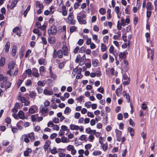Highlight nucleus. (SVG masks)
<instances>
[{
	"label": "nucleus",
	"instance_id": "1",
	"mask_svg": "<svg viewBox=\"0 0 157 157\" xmlns=\"http://www.w3.org/2000/svg\"><path fill=\"white\" fill-rule=\"evenodd\" d=\"M57 32L56 27L54 25H53L51 26V28L48 29V33L49 35L52 34L55 35H56Z\"/></svg>",
	"mask_w": 157,
	"mask_h": 157
},
{
	"label": "nucleus",
	"instance_id": "2",
	"mask_svg": "<svg viewBox=\"0 0 157 157\" xmlns=\"http://www.w3.org/2000/svg\"><path fill=\"white\" fill-rule=\"evenodd\" d=\"M40 112L42 115H44L48 112V109L47 108L44 106L42 105H41L39 109Z\"/></svg>",
	"mask_w": 157,
	"mask_h": 157
},
{
	"label": "nucleus",
	"instance_id": "3",
	"mask_svg": "<svg viewBox=\"0 0 157 157\" xmlns=\"http://www.w3.org/2000/svg\"><path fill=\"white\" fill-rule=\"evenodd\" d=\"M116 133L117 140L119 142L121 141V136L122 135V132L118 129H116L115 130Z\"/></svg>",
	"mask_w": 157,
	"mask_h": 157
},
{
	"label": "nucleus",
	"instance_id": "4",
	"mask_svg": "<svg viewBox=\"0 0 157 157\" xmlns=\"http://www.w3.org/2000/svg\"><path fill=\"white\" fill-rule=\"evenodd\" d=\"M74 17H70V16H68L67 18L68 21H67V22L72 25H75L76 21L74 19Z\"/></svg>",
	"mask_w": 157,
	"mask_h": 157
},
{
	"label": "nucleus",
	"instance_id": "5",
	"mask_svg": "<svg viewBox=\"0 0 157 157\" xmlns=\"http://www.w3.org/2000/svg\"><path fill=\"white\" fill-rule=\"evenodd\" d=\"M77 18L79 23L81 24H86V20H83V18L81 16H78Z\"/></svg>",
	"mask_w": 157,
	"mask_h": 157
},
{
	"label": "nucleus",
	"instance_id": "6",
	"mask_svg": "<svg viewBox=\"0 0 157 157\" xmlns=\"http://www.w3.org/2000/svg\"><path fill=\"white\" fill-rule=\"evenodd\" d=\"M15 62L14 61H10L8 63V68L10 70H13L14 67Z\"/></svg>",
	"mask_w": 157,
	"mask_h": 157
},
{
	"label": "nucleus",
	"instance_id": "7",
	"mask_svg": "<svg viewBox=\"0 0 157 157\" xmlns=\"http://www.w3.org/2000/svg\"><path fill=\"white\" fill-rule=\"evenodd\" d=\"M62 50H63V53L64 56H68V48L66 45H63L62 47Z\"/></svg>",
	"mask_w": 157,
	"mask_h": 157
},
{
	"label": "nucleus",
	"instance_id": "8",
	"mask_svg": "<svg viewBox=\"0 0 157 157\" xmlns=\"http://www.w3.org/2000/svg\"><path fill=\"white\" fill-rule=\"evenodd\" d=\"M33 72L32 75L34 77L37 78L39 76V75L37 69L36 68H34L33 69Z\"/></svg>",
	"mask_w": 157,
	"mask_h": 157
},
{
	"label": "nucleus",
	"instance_id": "9",
	"mask_svg": "<svg viewBox=\"0 0 157 157\" xmlns=\"http://www.w3.org/2000/svg\"><path fill=\"white\" fill-rule=\"evenodd\" d=\"M32 150L31 148H28L24 152V155L25 157H28L29 156V153L32 152Z\"/></svg>",
	"mask_w": 157,
	"mask_h": 157
},
{
	"label": "nucleus",
	"instance_id": "10",
	"mask_svg": "<svg viewBox=\"0 0 157 157\" xmlns=\"http://www.w3.org/2000/svg\"><path fill=\"white\" fill-rule=\"evenodd\" d=\"M70 128L72 130H78L79 129V126L75 124H71L70 125Z\"/></svg>",
	"mask_w": 157,
	"mask_h": 157
},
{
	"label": "nucleus",
	"instance_id": "11",
	"mask_svg": "<svg viewBox=\"0 0 157 157\" xmlns=\"http://www.w3.org/2000/svg\"><path fill=\"white\" fill-rule=\"evenodd\" d=\"M48 42L50 44H53L55 43L56 41V39L55 37H49L48 39Z\"/></svg>",
	"mask_w": 157,
	"mask_h": 157
},
{
	"label": "nucleus",
	"instance_id": "12",
	"mask_svg": "<svg viewBox=\"0 0 157 157\" xmlns=\"http://www.w3.org/2000/svg\"><path fill=\"white\" fill-rule=\"evenodd\" d=\"M29 137L31 141L32 142L33 141L35 140V137L34 134L33 132L27 134Z\"/></svg>",
	"mask_w": 157,
	"mask_h": 157
},
{
	"label": "nucleus",
	"instance_id": "13",
	"mask_svg": "<svg viewBox=\"0 0 157 157\" xmlns=\"http://www.w3.org/2000/svg\"><path fill=\"white\" fill-rule=\"evenodd\" d=\"M10 46V43L9 42H7L5 46V51L6 52H8L9 50Z\"/></svg>",
	"mask_w": 157,
	"mask_h": 157
},
{
	"label": "nucleus",
	"instance_id": "14",
	"mask_svg": "<svg viewBox=\"0 0 157 157\" xmlns=\"http://www.w3.org/2000/svg\"><path fill=\"white\" fill-rule=\"evenodd\" d=\"M44 93L46 95H51L53 94V92L45 89L44 90Z\"/></svg>",
	"mask_w": 157,
	"mask_h": 157
},
{
	"label": "nucleus",
	"instance_id": "15",
	"mask_svg": "<svg viewBox=\"0 0 157 157\" xmlns=\"http://www.w3.org/2000/svg\"><path fill=\"white\" fill-rule=\"evenodd\" d=\"M19 117L20 119H23L25 118V117L24 112L21 110H20L18 113Z\"/></svg>",
	"mask_w": 157,
	"mask_h": 157
},
{
	"label": "nucleus",
	"instance_id": "16",
	"mask_svg": "<svg viewBox=\"0 0 157 157\" xmlns=\"http://www.w3.org/2000/svg\"><path fill=\"white\" fill-rule=\"evenodd\" d=\"M38 63L40 65H45L46 64L47 62L44 59L41 58L39 59Z\"/></svg>",
	"mask_w": 157,
	"mask_h": 157
},
{
	"label": "nucleus",
	"instance_id": "17",
	"mask_svg": "<svg viewBox=\"0 0 157 157\" xmlns=\"http://www.w3.org/2000/svg\"><path fill=\"white\" fill-rule=\"evenodd\" d=\"M51 144V141L49 140H47L45 144L44 148L45 150H47L50 144Z\"/></svg>",
	"mask_w": 157,
	"mask_h": 157
},
{
	"label": "nucleus",
	"instance_id": "18",
	"mask_svg": "<svg viewBox=\"0 0 157 157\" xmlns=\"http://www.w3.org/2000/svg\"><path fill=\"white\" fill-rule=\"evenodd\" d=\"M126 53L125 52H120L119 55V57L122 59H125L126 57Z\"/></svg>",
	"mask_w": 157,
	"mask_h": 157
},
{
	"label": "nucleus",
	"instance_id": "19",
	"mask_svg": "<svg viewBox=\"0 0 157 157\" xmlns=\"http://www.w3.org/2000/svg\"><path fill=\"white\" fill-rule=\"evenodd\" d=\"M17 52V46L16 45L13 46L11 52L13 56H14L16 55Z\"/></svg>",
	"mask_w": 157,
	"mask_h": 157
},
{
	"label": "nucleus",
	"instance_id": "20",
	"mask_svg": "<svg viewBox=\"0 0 157 157\" xmlns=\"http://www.w3.org/2000/svg\"><path fill=\"white\" fill-rule=\"evenodd\" d=\"M57 56L59 58H61L63 56V51L61 50H59L57 52Z\"/></svg>",
	"mask_w": 157,
	"mask_h": 157
},
{
	"label": "nucleus",
	"instance_id": "21",
	"mask_svg": "<svg viewBox=\"0 0 157 157\" xmlns=\"http://www.w3.org/2000/svg\"><path fill=\"white\" fill-rule=\"evenodd\" d=\"M36 6H38L40 9H43L44 6L43 5L41 4L39 1H37L36 2Z\"/></svg>",
	"mask_w": 157,
	"mask_h": 157
},
{
	"label": "nucleus",
	"instance_id": "22",
	"mask_svg": "<svg viewBox=\"0 0 157 157\" xmlns=\"http://www.w3.org/2000/svg\"><path fill=\"white\" fill-rule=\"evenodd\" d=\"M5 63V59L3 57H1L0 59V66L3 67L4 66Z\"/></svg>",
	"mask_w": 157,
	"mask_h": 157
},
{
	"label": "nucleus",
	"instance_id": "23",
	"mask_svg": "<svg viewBox=\"0 0 157 157\" xmlns=\"http://www.w3.org/2000/svg\"><path fill=\"white\" fill-rule=\"evenodd\" d=\"M146 8L147 10H150L152 9V4L151 2H147V6Z\"/></svg>",
	"mask_w": 157,
	"mask_h": 157
},
{
	"label": "nucleus",
	"instance_id": "24",
	"mask_svg": "<svg viewBox=\"0 0 157 157\" xmlns=\"http://www.w3.org/2000/svg\"><path fill=\"white\" fill-rule=\"evenodd\" d=\"M18 99L23 103H25L26 101V98L25 97H22L21 95L19 96Z\"/></svg>",
	"mask_w": 157,
	"mask_h": 157
},
{
	"label": "nucleus",
	"instance_id": "25",
	"mask_svg": "<svg viewBox=\"0 0 157 157\" xmlns=\"http://www.w3.org/2000/svg\"><path fill=\"white\" fill-rule=\"evenodd\" d=\"M128 130L130 132V135L132 136H134V129L130 127L128 128Z\"/></svg>",
	"mask_w": 157,
	"mask_h": 157
},
{
	"label": "nucleus",
	"instance_id": "26",
	"mask_svg": "<svg viewBox=\"0 0 157 157\" xmlns=\"http://www.w3.org/2000/svg\"><path fill=\"white\" fill-rule=\"evenodd\" d=\"M23 137H24V141L26 143H28L29 142V137L27 136V134H24L22 136Z\"/></svg>",
	"mask_w": 157,
	"mask_h": 157
},
{
	"label": "nucleus",
	"instance_id": "27",
	"mask_svg": "<svg viewBox=\"0 0 157 157\" xmlns=\"http://www.w3.org/2000/svg\"><path fill=\"white\" fill-rule=\"evenodd\" d=\"M30 6L29 5L27 7L26 10L24 11L23 14L24 17H25L26 16L27 14L28 11L30 10Z\"/></svg>",
	"mask_w": 157,
	"mask_h": 157
},
{
	"label": "nucleus",
	"instance_id": "28",
	"mask_svg": "<svg viewBox=\"0 0 157 157\" xmlns=\"http://www.w3.org/2000/svg\"><path fill=\"white\" fill-rule=\"evenodd\" d=\"M77 27L75 26H71L70 29V31L71 33H72L74 32L77 30Z\"/></svg>",
	"mask_w": 157,
	"mask_h": 157
},
{
	"label": "nucleus",
	"instance_id": "29",
	"mask_svg": "<svg viewBox=\"0 0 157 157\" xmlns=\"http://www.w3.org/2000/svg\"><path fill=\"white\" fill-rule=\"evenodd\" d=\"M98 60L97 59L92 60V64L94 67H96L98 66Z\"/></svg>",
	"mask_w": 157,
	"mask_h": 157
},
{
	"label": "nucleus",
	"instance_id": "30",
	"mask_svg": "<svg viewBox=\"0 0 157 157\" xmlns=\"http://www.w3.org/2000/svg\"><path fill=\"white\" fill-rule=\"evenodd\" d=\"M71 111V109L68 107H66L64 111V113L65 114H68Z\"/></svg>",
	"mask_w": 157,
	"mask_h": 157
},
{
	"label": "nucleus",
	"instance_id": "31",
	"mask_svg": "<svg viewBox=\"0 0 157 157\" xmlns=\"http://www.w3.org/2000/svg\"><path fill=\"white\" fill-rule=\"evenodd\" d=\"M7 77H4L2 75L0 74V81L3 80L4 82H5L7 81Z\"/></svg>",
	"mask_w": 157,
	"mask_h": 157
},
{
	"label": "nucleus",
	"instance_id": "32",
	"mask_svg": "<svg viewBox=\"0 0 157 157\" xmlns=\"http://www.w3.org/2000/svg\"><path fill=\"white\" fill-rule=\"evenodd\" d=\"M101 51L104 52L106 50L107 48L106 45L104 44H102L101 46Z\"/></svg>",
	"mask_w": 157,
	"mask_h": 157
},
{
	"label": "nucleus",
	"instance_id": "33",
	"mask_svg": "<svg viewBox=\"0 0 157 157\" xmlns=\"http://www.w3.org/2000/svg\"><path fill=\"white\" fill-rule=\"evenodd\" d=\"M101 147L103 151H105L108 148V145L106 143L103 145L101 146Z\"/></svg>",
	"mask_w": 157,
	"mask_h": 157
},
{
	"label": "nucleus",
	"instance_id": "34",
	"mask_svg": "<svg viewBox=\"0 0 157 157\" xmlns=\"http://www.w3.org/2000/svg\"><path fill=\"white\" fill-rule=\"evenodd\" d=\"M29 96L32 98H34L36 96V93L34 91H31L30 93Z\"/></svg>",
	"mask_w": 157,
	"mask_h": 157
},
{
	"label": "nucleus",
	"instance_id": "35",
	"mask_svg": "<svg viewBox=\"0 0 157 157\" xmlns=\"http://www.w3.org/2000/svg\"><path fill=\"white\" fill-rule=\"evenodd\" d=\"M34 33L38 34V35H40L42 33H40L39 31V30L38 29H34L33 30Z\"/></svg>",
	"mask_w": 157,
	"mask_h": 157
},
{
	"label": "nucleus",
	"instance_id": "36",
	"mask_svg": "<svg viewBox=\"0 0 157 157\" xmlns=\"http://www.w3.org/2000/svg\"><path fill=\"white\" fill-rule=\"evenodd\" d=\"M45 83L44 82V81H39L37 82V85L38 86H44L45 85Z\"/></svg>",
	"mask_w": 157,
	"mask_h": 157
},
{
	"label": "nucleus",
	"instance_id": "37",
	"mask_svg": "<svg viewBox=\"0 0 157 157\" xmlns=\"http://www.w3.org/2000/svg\"><path fill=\"white\" fill-rule=\"evenodd\" d=\"M100 14L101 15H104L106 13V10L102 8H101L99 10Z\"/></svg>",
	"mask_w": 157,
	"mask_h": 157
},
{
	"label": "nucleus",
	"instance_id": "38",
	"mask_svg": "<svg viewBox=\"0 0 157 157\" xmlns=\"http://www.w3.org/2000/svg\"><path fill=\"white\" fill-rule=\"evenodd\" d=\"M51 153L52 154H55L57 153V151L56 149V147H54L51 150Z\"/></svg>",
	"mask_w": 157,
	"mask_h": 157
},
{
	"label": "nucleus",
	"instance_id": "39",
	"mask_svg": "<svg viewBox=\"0 0 157 157\" xmlns=\"http://www.w3.org/2000/svg\"><path fill=\"white\" fill-rule=\"evenodd\" d=\"M86 57L85 55H84L80 59L81 62H82V64H84L85 62Z\"/></svg>",
	"mask_w": 157,
	"mask_h": 157
},
{
	"label": "nucleus",
	"instance_id": "40",
	"mask_svg": "<svg viewBox=\"0 0 157 157\" xmlns=\"http://www.w3.org/2000/svg\"><path fill=\"white\" fill-rule=\"evenodd\" d=\"M15 6V5H13L12 2H11L10 5H7V8L11 10L13 9Z\"/></svg>",
	"mask_w": 157,
	"mask_h": 157
},
{
	"label": "nucleus",
	"instance_id": "41",
	"mask_svg": "<svg viewBox=\"0 0 157 157\" xmlns=\"http://www.w3.org/2000/svg\"><path fill=\"white\" fill-rule=\"evenodd\" d=\"M80 140L82 141H86L87 140L86 136L85 135H82L81 136Z\"/></svg>",
	"mask_w": 157,
	"mask_h": 157
},
{
	"label": "nucleus",
	"instance_id": "42",
	"mask_svg": "<svg viewBox=\"0 0 157 157\" xmlns=\"http://www.w3.org/2000/svg\"><path fill=\"white\" fill-rule=\"evenodd\" d=\"M76 69V68H75L73 70L72 74V78H74L76 74L77 73V71Z\"/></svg>",
	"mask_w": 157,
	"mask_h": 157
},
{
	"label": "nucleus",
	"instance_id": "43",
	"mask_svg": "<svg viewBox=\"0 0 157 157\" xmlns=\"http://www.w3.org/2000/svg\"><path fill=\"white\" fill-rule=\"evenodd\" d=\"M87 115L88 117L91 118H93L94 117V114L92 112H90L89 111L87 113Z\"/></svg>",
	"mask_w": 157,
	"mask_h": 157
},
{
	"label": "nucleus",
	"instance_id": "44",
	"mask_svg": "<svg viewBox=\"0 0 157 157\" xmlns=\"http://www.w3.org/2000/svg\"><path fill=\"white\" fill-rule=\"evenodd\" d=\"M91 105V102L90 101L87 102L85 104V106L86 107L88 108H90Z\"/></svg>",
	"mask_w": 157,
	"mask_h": 157
},
{
	"label": "nucleus",
	"instance_id": "45",
	"mask_svg": "<svg viewBox=\"0 0 157 157\" xmlns=\"http://www.w3.org/2000/svg\"><path fill=\"white\" fill-rule=\"evenodd\" d=\"M11 85V83H10V82L8 81L7 82L6 84V87L5 88L6 89H7L9 88Z\"/></svg>",
	"mask_w": 157,
	"mask_h": 157
},
{
	"label": "nucleus",
	"instance_id": "46",
	"mask_svg": "<svg viewBox=\"0 0 157 157\" xmlns=\"http://www.w3.org/2000/svg\"><path fill=\"white\" fill-rule=\"evenodd\" d=\"M61 142L63 143H67L68 142V141H67V138L65 137V136H63L61 138Z\"/></svg>",
	"mask_w": 157,
	"mask_h": 157
},
{
	"label": "nucleus",
	"instance_id": "47",
	"mask_svg": "<svg viewBox=\"0 0 157 157\" xmlns=\"http://www.w3.org/2000/svg\"><path fill=\"white\" fill-rule=\"evenodd\" d=\"M93 154L94 155H99L101 154V152L100 151H97L94 152Z\"/></svg>",
	"mask_w": 157,
	"mask_h": 157
},
{
	"label": "nucleus",
	"instance_id": "48",
	"mask_svg": "<svg viewBox=\"0 0 157 157\" xmlns=\"http://www.w3.org/2000/svg\"><path fill=\"white\" fill-rule=\"evenodd\" d=\"M65 63V62H62L60 63L58 65L60 69H62L64 67Z\"/></svg>",
	"mask_w": 157,
	"mask_h": 157
},
{
	"label": "nucleus",
	"instance_id": "49",
	"mask_svg": "<svg viewBox=\"0 0 157 157\" xmlns=\"http://www.w3.org/2000/svg\"><path fill=\"white\" fill-rule=\"evenodd\" d=\"M109 39V36H105L104 37L103 40V42L105 43H106L108 42Z\"/></svg>",
	"mask_w": 157,
	"mask_h": 157
},
{
	"label": "nucleus",
	"instance_id": "50",
	"mask_svg": "<svg viewBox=\"0 0 157 157\" xmlns=\"http://www.w3.org/2000/svg\"><path fill=\"white\" fill-rule=\"evenodd\" d=\"M45 68L43 66H42L40 67L39 68V70L40 72L41 71L43 72H44L46 71L45 70Z\"/></svg>",
	"mask_w": 157,
	"mask_h": 157
},
{
	"label": "nucleus",
	"instance_id": "51",
	"mask_svg": "<svg viewBox=\"0 0 157 157\" xmlns=\"http://www.w3.org/2000/svg\"><path fill=\"white\" fill-rule=\"evenodd\" d=\"M53 127V129L54 130L58 131L59 129V127L57 124H54Z\"/></svg>",
	"mask_w": 157,
	"mask_h": 157
},
{
	"label": "nucleus",
	"instance_id": "52",
	"mask_svg": "<svg viewBox=\"0 0 157 157\" xmlns=\"http://www.w3.org/2000/svg\"><path fill=\"white\" fill-rule=\"evenodd\" d=\"M83 98V97L82 96H79L78 98H76V100L78 101V102H81L82 101V99Z\"/></svg>",
	"mask_w": 157,
	"mask_h": 157
},
{
	"label": "nucleus",
	"instance_id": "53",
	"mask_svg": "<svg viewBox=\"0 0 157 157\" xmlns=\"http://www.w3.org/2000/svg\"><path fill=\"white\" fill-rule=\"evenodd\" d=\"M80 116V113L78 112L76 113L75 114V119H78Z\"/></svg>",
	"mask_w": 157,
	"mask_h": 157
},
{
	"label": "nucleus",
	"instance_id": "54",
	"mask_svg": "<svg viewBox=\"0 0 157 157\" xmlns=\"http://www.w3.org/2000/svg\"><path fill=\"white\" fill-rule=\"evenodd\" d=\"M114 49V47L112 45L110 47V48L109 49V52L111 53H112V54L114 52L113 51Z\"/></svg>",
	"mask_w": 157,
	"mask_h": 157
},
{
	"label": "nucleus",
	"instance_id": "55",
	"mask_svg": "<svg viewBox=\"0 0 157 157\" xmlns=\"http://www.w3.org/2000/svg\"><path fill=\"white\" fill-rule=\"evenodd\" d=\"M32 84V81L30 80H27L25 82L26 86H29Z\"/></svg>",
	"mask_w": 157,
	"mask_h": 157
},
{
	"label": "nucleus",
	"instance_id": "56",
	"mask_svg": "<svg viewBox=\"0 0 157 157\" xmlns=\"http://www.w3.org/2000/svg\"><path fill=\"white\" fill-rule=\"evenodd\" d=\"M57 52L56 49H54L53 53V58H56L57 57Z\"/></svg>",
	"mask_w": 157,
	"mask_h": 157
},
{
	"label": "nucleus",
	"instance_id": "57",
	"mask_svg": "<svg viewBox=\"0 0 157 157\" xmlns=\"http://www.w3.org/2000/svg\"><path fill=\"white\" fill-rule=\"evenodd\" d=\"M85 48L84 46H82L79 49V52L81 53L84 52H85Z\"/></svg>",
	"mask_w": 157,
	"mask_h": 157
},
{
	"label": "nucleus",
	"instance_id": "58",
	"mask_svg": "<svg viewBox=\"0 0 157 157\" xmlns=\"http://www.w3.org/2000/svg\"><path fill=\"white\" fill-rule=\"evenodd\" d=\"M47 82H48V84L50 85L52 83L54 82V81L51 79H48L47 80Z\"/></svg>",
	"mask_w": 157,
	"mask_h": 157
},
{
	"label": "nucleus",
	"instance_id": "59",
	"mask_svg": "<svg viewBox=\"0 0 157 157\" xmlns=\"http://www.w3.org/2000/svg\"><path fill=\"white\" fill-rule=\"evenodd\" d=\"M120 8L118 6H116L115 8V11L117 14H118L120 11Z\"/></svg>",
	"mask_w": 157,
	"mask_h": 157
},
{
	"label": "nucleus",
	"instance_id": "60",
	"mask_svg": "<svg viewBox=\"0 0 157 157\" xmlns=\"http://www.w3.org/2000/svg\"><path fill=\"white\" fill-rule=\"evenodd\" d=\"M50 104V102L49 101L46 100L44 103V106L45 107H47Z\"/></svg>",
	"mask_w": 157,
	"mask_h": 157
},
{
	"label": "nucleus",
	"instance_id": "61",
	"mask_svg": "<svg viewBox=\"0 0 157 157\" xmlns=\"http://www.w3.org/2000/svg\"><path fill=\"white\" fill-rule=\"evenodd\" d=\"M53 121L55 123H58L59 122V119L57 117H55L52 119Z\"/></svg>",
	"mask_w": 157,
	"mask_h": 157
},
{
	"label": "nucleus",
	"instance_id": "62",
	"mask_svg": "<svg viewBox=\"0 0 157 157\" xmlns=\"http://www.w3.org/2000/svg\"><path fill=\"white\" fill-rule=\"evenodd\" d=\"M29 112L31 114L34 113L35 110L33 108H30L29 109Z\"/></svg>",
	"mask_w": 157,
	"mask_h": 157
},
{
	"label": "nucleus",
	"instance_id": "63",
	"mask_svg": "<svg viewBox=\"0 0 157 157\" xmlns=\"http://www.w3.org/2000/svg\"><path fill=\"white\" fill-rule=\"evenodd\" d=\"M83 42L84 41L82 39H80L78 40V43L79 45H81L83 44Z\"/></svg>",
	"mask_w": 157,
	"mask_h": 157
},
{
	"label": "nucleus",
	"instance_id": "64",
	"mask_svg": "<svg viewBox=\"0 0 157 157\" xmlns=\"http://www.w3.org/2000/svg\"><path fill=\"white\" fill-rule=\"evenodd\" d=\"M57 136V134L56 133H53L51 135L50 138L51 139H53L54 138L56 137Z\"/></svg>",
	"mask_w": 157,
	"mask_h": 157
}]
</instances>
